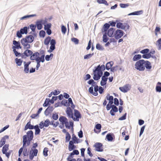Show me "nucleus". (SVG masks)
Returning a JSON list of instances; mask_svg holds the SVG:
<instances>
[{
	"mask_svg": "<svg viewBox=\"0 0 161 161\" xmlns=\"http://www.w3.org/2000/svg\"><path fill=\"white\" fill-rule=\"evenodd\" d=\"M143 13V11L142 10L135 11L131 13H129L128 14V15H138L142 14Z\"/></svg>",
	"mask_w": 161,
	"mask_h": 161,
	"instance_id": "obj_23",
	"label": "nucleus"
},
{
	"mask_svg": "<svg viewBox=\"0 0 161 161\" xmlns=\"http://www.w3.org/2000/svg\"><path fill=\"white\" fill-rule=\"evenodd\" d=\"M94 69H93V80H98L100 79V77L99 76L96 72L95 71Z\"/></svg>",
	"mask_w": 161,
	"mask_h": 161,
	"instance_id": "obj_32",
	"label": "nucleus"
},
{
	"mask_svg": "<svg viewBox=\"0 0 161 161\" xmlns=\"http://www.w3.org/2000/svg\"><path fill=\"white\" fill-rule=\"evenodd\" d=\"M129 5V4L127 3H120L119 4V6L120 7L122 8H125L127 7H128Z\"/></svg>",
	"mask_w": 161,
	"mask_h": 161,
	"instance_id": "obj_63",
	"label": "nucleus"
},
{
	"mask_svg": "<svg viewBox=\"0 0 161 161\" xmlns=\"http://www.w3.org/2000/svg\"><path fill=\"white\" fill-rule=\"evenodd\" d=\"M36 126V125H31V121H29L25 125L24 129V130H26L28 129L31 130H33L35 129Z\"/></svg>",
	"mask_w": 161,
	"mask_h": 161,
	"instance_id": "obj_14",
	"label": "nucleus"
},
{
	"mask_svg": "<svg viewBox=\"0 0 161 161\" xmlns=\"http://www.w3.org/2000/svg\"><path fill=\"white\" fill-rule=\"evenodd\" d=\"M9 138V136L8 135H5L1 139L0 141V143H2L3 144H5L6 142V139H8Z\"/></svg>",
	"mask_w": 161,
	"mask_h": 161,
	"instance_id": "obj_44",
	"label": "nucleus"
},
{
	"mask_svg": "<svg viewBox=\"0 0 161 161\" xmlns=\"http://www.w3.org/2000/svg\"><path fill=\"white\" fill-rule=\"evenodd\" d=\"M156 91L157 92H161V82H158L157 83L156 87Z\"/></svg>",
	"mask_w": 161,
	"mask_h": 161,
	"instance_id": "obj_33",
	"label": "nucleus"
},
{
	"mask_svg": "<svg viewBox=\"0 0 161 161\" xmlns=\"http://www.w3.org/2000/svg\"><path fill=\"white\" fill-rule=\"evenodd\" d=\"M96 48L100 51H103L104 50V47L99 43H97L96 45Z\"/></svg>",
	"mask_w": 161,
	"mask_h": 161,
	"instance_id": "obj_45",
	"label": "nucleus"
},
{
	"mask_svg": "<svg viewBox=\"0 0 161 161\" xmlns=\"http://www.w3.org/2000/svg\"><path fill=\"white\" fill-rule=\"evenodd\" d=\"M124 32L120 29L117 30L114 33V36L116 40L120 38L124 34Z\"/></svg>",
	"mask_w": 161,
	"mask_h": 161,
	"instance_id": "obj_2",
	"label": "nucleus"
},
{
	"mask_svg": "<svg viewBox=\"0 0 161 161\" xmlns=\"http://www.w3.org/2000/svg\"><path fill=\"white\" fill-rule=\"evenodd\" d=\"M95 69L99 71H103L106 69V68L104 64H102L101 66H100V65H99L95 67Z\"/></svg>",
	"mask_w": 161,
	"mask_h": 161,
	"instance_id": "obj_24",
	"label": "nucleus"
},
{
	"mask_svg": "<svg viewBox=\"0 0 161 161\" xmlns=\"http://www.w3.org/2000/svg\"><path fill=\"white\" fill-rule=\"evenodd\" d=\"M115 30V29L114 28H111L106 32V34L109 37H113L114 36L113 34Z\"/></svg>",
	"mask_w": 161,
	"mask_h": 161,
	"instance_id": "obj_15",
	"label": "nucleus"
},
{
	"mask_svg": "<svg viewBox=\"0 0 161 161\" xmlns=\"http://www.w3.org/2000/svg\"><path fill=\"white\" fill-rule=\"evenodd\" d=\"M29 66L24 64V71L26 73H28L29 72Z\"/></svg>",
	"mask_w": 161,
	"mask_h": 161,
	"instance_id": "obj_58",
	"label": "nucleus"
},
{
	"mask_svg": "<svg viewBox=\"0 0 161 161\" xmlns=\"http://www.w3.org/2000/svg\"><path fill=\"white\" fill-rule=\"evenodd\" d=\"M51 103L50 101V99L49 98H46L45 101L43 106L44 107H47L50 106Z\"/></svg>",
	"mask_w": 161,
	"mask_h": 161,
	"instance_id": "obj_29",
	"label": "nucleus"
},
{
	"mask_svg": "<svg viewBox=\"0 0 161 161\" xmlns=\"http://www.w3.org/2000/svg\"><path fill=\"white\" fill-rule=\"evenodd\" d=\"M61 105H64L65 107H69V104L68 103L67 100L64 99L61 102Z\"/></svg>",
	"mask_w": 161,
	"mask_h": 161,
	"instance_id": "obj_40",
	"label": "nucleus"
},
{
	"mask_svg": "<svg viewBox=\"0 0 161 161\" xmlns=\"http://www.w3.org/2000/svg\"><path fill=\"white\" fill-rule=\"evenodd\" d=\"M34 37L31 35L26 36L25 38H23L21 40H23L25 43H32L34 40Z\"/></svg>",
	"mask_w": 161,
	"mask_h": 161,
	"instance_id": "obj_6",
	"label": "nucleus"
},
{
	"mask_svg": "<svg viewBox=\"0 0 161 161\" xmlns=\"http://www.w3.org/2000/svg\"><path fill=\"white\" fill-rule=\"evenodd\" d=\"M145 62V60L144 59H141L138 60L135 64V68L140 71L144 70L145 68L144 67V64Z\"/></svg>",
	"mask_w": 161,
	"mask_h": 161,
	"instance_id": "obj_1",
	"label": "nucleus"
},
{
	"mask_svg": "<svg viewBox=\"0 0 161 161\" xmlns=\"http://www.w3.org/2000/svg\"><path fill=\"white\" fill-rule=\"evenodd\" d=\"M29 30V27L25 26L23 28H21L20 31L23 34H25L26 35L28 33Z\"/></svg>",
	"mask_w": 161,
	"mask_h": 161,
	"instance_id": "obj_25",
	"label": "nucleus"
},
{
	"mask_svg": "<svg viewBox=\"0 0 161 161\" xmlns=\"http://www.w3.org/2000/svg\"><path fill=\"white\" fill-rule=\"evenodd\" d=\"M44 25V30L45 31L47 30L51 29L52 24L51 23H48Z\"/></svg>",
	"mask_w": 161,
	"mask_h": 161,
	"instance_id": "obj_49",
	"label": "nucleus"
},
{
	"mask_svg": "<svg viewBox=\"0 0 161 161\" xmlns=\"http://www.w3.org/2000/svg\"><path fill=\"white\" fill-rule=\"evenodd\" d=\"M116 26L117 28L121 29L122 30H125V28L124 26V23L119 22L116 24Z\"/></svg>",
	"mask_w": 161,
	"mask_h": 161,
	"instance_id": "obj_35",
	"label": "nucleus"
},
{
	"mask_svg": "<svg viewBox=\"0 0 161 161\" xmlns=\"http://www.w3.org/2000/svg\"><path fill=\"white\" fill-rule=\"evenodd\" d=\"M71 41L72 42H74L75 44H77L79 43V40L76 38L73 37V38H71Z\"/></svg>",
	"mask_w": 161,
	"mask_h": 161,
	"instance_id": "obj_61",
	"label": "nucleus"
},
{
	"mask_svg": "<svg viewBox=\"0 0 161 161\" xmlns=\"http://www.w3.org/2000/svg\"><path fill=\"white\" fill-rule=\"evenodd\" d=\"M32 51L29 49H26L23 53V55L22 56V58L25 59L26 57H29L31 55Z\"/></svg>",
	"mask_w": 161,
	"mask_h": 161,
	"instance_id": "obj_9",
	"label": "nucleus"
},
{
	"mask_svg": "<svg viewBox=\"0 0 161 161\" xmlns=\"http://www.w3.org/2000/svg\"><path fill=\"white\" fill-rule=\"evenodd\" d=\"M40 55V53L38 52H36L34 53L32 52L31 55L30 57V59L31 60H35L36 61V60L38 59Z\"/></svg>",
	"mask_w": 161,
	"mask_h": 161,
	"instance_id": "obj_11",
	"label": "nucleus"
},
{
	"mask_svg": "<svg viewBox=\"0 0 161 161\" xmlns=\"http://www.w3.org/2000/svg\"><path fill=\"white\" fill-rule=\"evenodd\" d=\"M94 87V96H97L98 95V91H99V86H95Z\"/></svg>",
	"mask_w": 161,
	"mask_h": 161,
	"instance_id": "obj_43",
	"label": "nucleus"
},
{
	"mask_svg": "<svg viewBox=\"0 0 161 161\" xmlns=\"http://www.w3.org/2000/svg\"><path fill=\"white\" fill-rule=\"evenodd\" d=\"M56 42V40L54 39H51L50 42V44L51 45L50 47V49L47 50V52L49 53L52 52L55 49V45Z\"/></svg>",
	"mask_w": 161,
	"mask_h": 161,
	"instance_id": "obj_7",
	"label": "nucleus"
},
{
	"mask_svg": "<svg viewBox=\"0 0 161 161\" xmlns=\"http://www.w3.org/2000/svg\"><path fill=\"white\" fill-rule=\"evenodd\" d=\"M106 99L109 101L108 104L111 105L113 104L114 102V97L113 96H109V97H107Z\"/></svg>",
	"mask_w": 161,
	"mask_h": 161,
	"instance_id": "obj_39",
	"label": "nucleus"
},
{
	"mask_svg": "<svg viewBox=\"0 0 161 161\" xmlns=\"http://www.w3.org/2000/svg\"><path fill=\"white\" fill-rule=\"evenodd\" d=\"M145 61V63L144 64V67L145 68H146L147 69H150L152 67L151 63L147 60Z\"/></svg>",
	"mask_w": 161,
	"mask_h": 161,
	"instance_id": "obj_21",
	"label": "nucleus"
},
{
	"mask_svg": "<svg viewBox=\"0 0 161 161\" xmlns=\"http://www.w3.org/2000/svg\"><path fill=\"white\" fill-rule=\"evenodd\" d=\"M102 128V125L101 124H96L95 126V128L96 129L98 130H99L97 131L94 128V132L97 133H100L101 130V129Z\"/></svg>",
	"mask_w": 161,
	"mask_h": 161,
	"instance_id": "obj_20",
	"label": "nucleus"
},
{
	"mask_svg": "<svg viewBox=\"0 0 161 161\" xmlns=\"http://www.w3.org/2000/svg\"><path fill=\"white\" fill-rule=\"evenodd\" d=\"M94 54V53H89L85 55L84 57V58L85 59H88L91 58Z\"/></svg>",
	"mask_w": 161,
	"mask_h": 161,
	"instance_id": "obj_50",
	"label": "nucleus"
},
{
	"mask_svg": "<svg viewBox=\"0 0 161 161\" xmlns=\"http://www.w3.org/2000/svg\"><path fill=\"white\" fill-rule=\"evenodd\" d=\"M157 42L158 46V50H161V38H159L157 41Z\"/></svg>",
	"mask_w": 161,
	"mask_h": 161,
	"instance_id": "obj_57",
	"label": "nucleus"
},
{
	"mask_svg": "<svg viewBox=\"0 0 161 161\" xmlns=\"http://www.w3.org/2000/svg\"><path fill=\"white\" fill-rule=\"evenodd\" d=\"M127 114V113H125L121 117L119 118L118 120H123L125 119L126 118Z\"/></svg>",
	"mask_w": 161,
	"mask_h": 161,
	"instance_id": "obj_62",
	"label": "nucleus"
},
{
	"mask_svg": "<svg viewBox=\"0 0 161 161\" xmlns=\"http://www.w3.org/2000/svg\"><path fill=\"white\" fill-rule=\"evenodd\" d=\"M75 154L72 152L70 153L69 155L67 158L68 161H76L75 158H73Z\"/></svg>",
	"mask_w": 161,
	"mask_h": 161,
	"instance_id": "obj_27",
	"label": "nucleus"
},
{
	"mask_svg": "<svg viewBox=\"0 0 161 161\" xmlns=\"http://www.w3.org/2000/svg\"><path fill=\"white\" fill-rule=\"evenodd\" d=\"M113 64L114 63L112 61L107 62L105 66L106 69L107 70H109L110 69L111 67L113 66Z\"/></svg>",
	"mask_w": 161,
	"mask_h": 161,
	"instance_id": "obj_26",
	"label": "nucleus"
},
{
	"mask_svg": "<svg viewBox=\"0 0 161 161\" xmlns=\"http://www.w3.org/2000/svg\"><path fill=\"white\" fill-rule=\"evenodd\" d=\"M36 14H32L31 15H25L21 18H20V20H23L25 19H27L31 17H33L34 16H36Z\"/></svg>",
	"mask_w": 161,
	"mask_h": 161,
	"instance_id": "obj_38",
	"label": "nucleus"
},
{
	"mask_svg": "<svg viewBox=\"0 0 161 161\" xmlns=\"http://www.w3.org/2000/svg\"><path fill=\"white\" fill-rule=\"evenodd\" d=\"M61 31L63 34H65L67 28L64 25H61Z\"/></svg>",
	"mask_w": 161,
	"mask_h": 161,
	"instance_id": "obj_59",
	"label": "nucleus"
},
{
	"mask_svg": "<svg viewBox=\"0 0 161 161\" xmlns=\"http://www.w3.org/2000/svg\"><path fill=\"white\" fill-rule=\"evenodd\" d=\"M59 121L63 124H65L66 123L67 124L68 122L67 118L65 117L62 116H61L60 117Z\"/></svg>",
	"mask_w": 161,
	"mask_h": 161,
	"instance_id": "obj_17",
	"label": "nucleus"
},
{
	"mask_svg": "<svg viewBox=\"0 0 161 161\" xmlns=\"http://www.w3.org/2000/svg\"><path fill=\"white\" fill-rule=\"evenodd\" d=\"M43 124L45 127H47L50 125V120L48 119H47L43 122Z\"/></svg>",
	"mask_w": 161,
	"mask_h": 161,
	"instance_id": "obj_53",
	"label": "nucleus"
},
{
	"mask_svg": "<svg viewBox=\"0 0 161 161\" xmlns=\"http://www.w3.org/2000/svg\"><path fill=\"white\" fill-rule=\"evenodd\" d=\"M28 27H29V28H30L32 32H34L35 31L36 25L34 24H31Z\"/></svg>",
	"mask_w": 161,
	"mask_h": 161,
	"instance_id": "obj_51",
	"label": "nucleus"
},
{
	"mask_svg": "<svg viewBox=\"0 0 161 161\" xmlns=\"http://www.w3.org/2000/svg\"><path fill=\"white\" fill-rule=\"evenodd\" d=\"M15 61L16 64L18 66H21L23 62V61L22 59L20 58L19 59L18 58H15Z\"/></svg>",
	"mask_w": 161,
	"mask_h": 161,
	"instance_id": "obj_36",
	"label": "nucleus"
},
{
	"mask_svg": "<svg viewBox=\"0 0 161 161\" xmlns=\"http://www.w3.org/2000/svg\"><path fill=\"white\" fill-rule=\"evenodd\" d=\"M51 37L49 36H48L46 37L44 40V44L47 46H48L49 43H50Z\"/></svg>",
	"mask_w": 161,
	"mask_h": 161,
	"instance_id": "obj_31",
	"label": "nucleus"
},
{
	"mask_svg": "<svg viewBox=\"0 0 161 161\" xmlns=\"http://www.w3.org/2000/svg\"><path fill=\"white\" fill-rule=\"evenodd\" d=\"M131 86L129 84H126L123 86L120 87L119 90L124 93H126L130 90Z\"/></svg>",
	"mask_w": 161,
	"mask_h": 161,
	"instance_id": "obj_8",
	"label": "nucleus"
},
{
	"mask_svg": "<svg viewBox=\"0 0 161 161\" xmlns=\"http://www.w3.org/2000/svg\"><path fill=\"white\" fill-rule=\"evenodd\" d=\"M108 78H106L104 76L101 77V80L100 81V85L102 86H103L107 84V82Z\"/></svg>",
	"mask_w": 161,
	"mask_h": 161,
	"instance_id": "obj_22",
	"label": "nucleus"
},
{
	"mask_svg": "<svg viewBox=\"0 0 161 161\" xmlns=\"http://www.w3.org/2000/svg\"><path fill=\"white\" fill-rule=\"evenodd\" d=\"M34 129L35 130V135H37L40 134L41 132V130L39 128V125H36V126H35Z\"/></svg>",
	"mask_w": 161,
	"mask_h": 161,
	"instance_id": "obj_34",
	"label": "nucleus"
},
{
	"mask_svg": "<svg viewBox=\"0 0 161 161\" xmlns=\"http://www.w3.org/2000/svg\"><path fill=\"white\" fill-rule=\"evenodd\" d=\"M30 153L34 154L35 156H36L38 153V150L37 149L31 148Z\"/></svg>",
	"mask_w": 161,
	"mask_h": 161,
	"instance_id": "obj_46",
	"label": "nucleus"
},
{
	"mask_svg": "<svg viewBox=\"0 0 161 161\" xmlns=\"http://www.w3.org/2000/svg\"><path fill=\"white\" fill-rule=\"evenodd\" d=\"M34 137V133L32 130H30L26 132V134L23 136V139L33 140Z\"/></svg>",
	"mask_w": 161,
	"mask_h": 161,
	"instance_id": "obj_5",
	"label": "nucleus"
},
{
	"mask_svg": "<svg viewBox=\"0 0 161 161\" xmlns=\"http://www.w3.org/2000/svg\"><path fill=\"white\" fill-rule=\"evenodd\" d=\"M54 108L53 106H49L46 109L44 114L46 116H48L54 110Z\"/></svg>",
	"mask_w": 161,
	"mask_h": 161,
	"instance_id": "obj_12",
	"label": "nucleus"
},
{
	"mask_svg": "<svg viewBox=\"0 0 161 161\" xmlns=\"http://www.w3.org/2000/svg\"><path fill=\"white\" fill-rule=\"evenodd\" d=\"M107 35L106 34V32L104 33L103 35V41L104 42H106L109 38L107 37Z\"/></svg>",
	"mask_w": 161,
	"mask_h": 161,
	"instance_id": "obj_42",
	"label": "nucleus"
},
{
	"mask_svg": "<svg viewBox=\"0 0 161 161\" xmlns=\"http://www.w3.org/2000/svg\"><path fill=\"white\" fill-rule=\"evenodd\" d=\"M71 138V135L69 132H67L66 134L65 142H69L70 141Z\"/></svg>",
	"mask_w": 161,
	"mask_h": 161,
	"instance_id": "obj_52",
	"label": "nucleus"
},
{
	"mask_svg": "<svg viewBox=\"0 0 161 161\" xmlns=\"http://www.w3.org/2000/svg\"><path fill=\"white\" fill-rule=\"evenodd\" d=\"M74 115L75 117V118L73 116L72 119L74 121H79V119H80L82 117L80 113L77 109H74Z\"/></svg>",
	"mask_w": 161,
	"mask_h": 161,
	"instance_id": "obj_4",
	"label": "nucleus"
},
{
	"mask_svg": "<svg viewBox=\"0 0 161 161\" xmlns=\"http://www.w3.org/2000/svg\"><path fill=\"white\" fill-rule=\"evenodd\" d=\"M46 35V33L44 30H41L40 31L39 35L40 37L44 38L45 37Z\"/></svg>",
	"mask_w": 161,
	"mask_h": 161,
	"instance_id": "obj_54",
	"label": "nucleus"
},
{
	"mask_svg": "<svg viewBox=\"0 0 161 161\" xmlns=\"http://www.w3.org/2000/svg\"><path fill=\"white\" fill-rule=\"evenodd\" d=\"M72 140L74 141L77 144L80 142V139L78 138L74 134H73L72 135Z\"/></svg>",
	"mask_w": 161,
	"mask_h": 161,
	"instance_id": "obj_37",
	"label": "nucleus"
},
{
	"mask_svg": "<svg viewBox=\"0 0 161 161\" xmlns=\"http://www.w3.org/2000/svg\"><path fill=\"white\" fill-rule=\"evenodd\" d=\"M35 25L38 30H41L42 28L43 24L40 20H38L36 21Z\"/></svg>",
	"mask_w": 161,
	"mask_h": 161,
	"instance_id": "obj_16",
	"label": "nucleus"
},
{
	"mask_svg": "<svg viewBox=\"0 0 161 161\" xmlns=\"http://www.w3.org/2000/svg\"><path fill=\"white\" fill-rule=\"evenodd\" d=\"M58 99L57 96H53L51 99H50V101L51 104H53L54 101H56Z\"/></svg>",
	"mask_w": 161,
	"mask_h": 161,
	"instance_id": "obj_60",
	"label": "nucleus"
},
{
	"mask_svg": "<svg viewBox=\"0 0 161 161\" xmlns=\"http://www.w3.org/2000/svg\"><path fill=\"white\" fill-rule=\"evenodd\" d=\"M66 113L69 117L73 118V110L70 107H68L67 108Z\"/></svg>",
	"mask_w": 161,
	"mask_h": 161,
	"instance_id": "obj_13",
	"label": "nucleus"
},
{
	"mask_svg": "<svg viewBox=\"0 0 161 161\" xmlns=\"http://www.w3.org/2000/svg\"><path fill=\"white\" fill-rule=\"evenodd\" d=\"M106 139L108 142H112L114 140L115 136L113 133H109L106 135Z\"/></svg>",
	"mask_w": 161,
	"mask_h": 161,
	"instance_id": "obj_10",
	"label": "nucleus"
},
{
	"mask_svg": "<svg viewBox=\"0 0 161 161\" xmlns=\"http://www.w3.org/2000/svg\"><path fill=\"white\" fill-rule=\"evenodd\" d=\"M9 145L8 144H6L4 145L2 148V152L3 153H5L6 152H7L8 150V147Z\"/></svg>",
	"mask_w": 161,
	"mask_h": 161,
	"instance_id": "obj_41",
	"label": "nucleus"
},
{
	"mask_svg": "<svg viewBox=\"0 0 161 161\" xmlns=\"http://www.w3.org/2000/svg\"><path fill=\"white\" fill-rule=\"evenodd\" d=\"M48 150V148L46 147H45L43 149V155L45 157H47L48 156V154L47 153Z\"/></svg>",
	"mask_w": 161,
	"mask_h": 161,
	"instance_id": "obj_56",
	"label": "nucleus"
},
{
	"mask_svg": "<svg viewBox=\"0 0 161 161\" xmlns=\"http://www.w3.org/2000/svg\"><path fill=\"white\" fill-rule=\"evenodd\" d=\"M52 118L53 120H56L58 118V113L55 112L52 114Z\"/></svg>",
	"mask_w": 161,
	"mask_h": 161,
	"instance_id": "obj_48",
	"label": "nucleus"
},
{
	"mask_svg": "<svg viewBox=\"0 0 161 161\" xmlns=\"http://www.w3.org/2000/svg\"><path fill=\"white\" fill-rule=\"evenodd\" d=\"M97 2L99 4H103L107 6L108 5V3L106 0H97Z\"/></svg>",
	"mask_w": 161,
	"mask_h": 161,
	"instance_id": "obj_47",
	"label": "nucleus"
},
{
	"mask_svg": "<svg viewBox=\"0 0 161 161\" xmlns=\"http://www.w3.org/2000/svg\"><path fill=\"white\" fill-rule=\"evenodd\" d=\"M110 26L109 24L108 23H106L103 26V28L101 29L102 32L103 33L106 32L108 29H109Z\"/></svg>",
	"mask_w": 161,
	"mask_h": 161,
	"instance_id": "obj_18",
	"label": "nucleus"
},
{
	"mask_svg": "<svg viewBox=\"0 0 161 161\" xmlns=\"http://www.w3.org/2000/svg\"><path fill=\"white\" fill-rule=\"evenodd\" d=\"M150 51L149 49L148 48H146L142 50H141L140 53L142 54H143V55H144L145 54H146L148 53Z\"/></svg>",
	"mask_w": 161,
	"mask_h": 161,
	"instance_id": "obj_55",
	"label": "nucleus"
},
{
	"mask_svg": "<svg viewBox=\"0 0 161 161\" xmlns=\"http://www.w3.org/2000/svg\"><path fill=\"white\" fill-rule=\"evenodd\" d=\"M103 145L101 143L98 142L95 143L93 145V147H95V150L99 152L103 151Z\"/></svg>",
	"mask_w": 161,
	"mask_h": 161,
	"instance_id": "obj_3",
	"label": "nucleus"
},
{
	"mask_svg": "<svg viewBox=\"0 0 161 161\" xmlns=\"http://www.w3.org/2000/svg\"><path fill=\"white\" fill-rule=\"evenodd\" d=\"M20 42L21 44L24 46V49H29L31 48V45L29 44V43L25 42L23 40L21 39L20 40Z\"/></svg>",
	"mask_w": 161,
	"mask_h": 161,
	"instance_id": "obj_19",
	"label": "nucleus"
},
{
	"mask_svg": "<svg viewBox=\"0 0 161 161\" xmlns=\"http://www.w3.org/2000/svg\"><path fill=\"white\" fill-rule=\"evenodd\" d=\"M87 83L88 84L91 85V86L93 87H94L96 86H98L97 85V82L95 81L94 80L92 79H91L89 80L88 81H87Z\"/></svg>",
	"mask_w": 161,
	"mask_h": 161,
	"instance_id": "obj_28",
	"label": "nucleus"
},
{
	"mask_svg": "<svg viewBox=\"0 0 161 161\" xmlns=\"http://www.w3.org/2000/svg\"><path fill=\"white\" fill-rule=\"evenodd\" d=\"M142 56L141 54H138L135 55L132 58V60L134 61H138L142 58Z\"/></svg>",
	"mask_w": 161,
	"mask_h": 161,
	"instance_id": "obj_30",
	"label": "nucleus"
},
{
	"mask_svg": "<svg viewBox=\"0 0 161 161\" xmlns=\"http://www.w3.org/2000/svg\"><path fill=\"white\" fill-rule=\"evenodd\" d=\"M23 34L20 31H18L16 33V36L17 37H18L19 38H21L22 37V35H23Z\"/></svg>",
	"mask_w": 161,
	"mask_h": 161,
	"instance_id": "obj_64",
	"label": "nucleus"
}]
</instances>
